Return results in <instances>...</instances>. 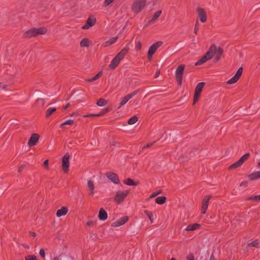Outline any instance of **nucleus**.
I'll use <instances>...</instances> for the list:
<instances>
[{"label":"nucleus","instance_id":"1","mask_svg":"<svg viewBox=\"0 0 260 260\" xmlns=\"http://www.w3.org/2000/svg\"><path fill=\"white\" fill-rule=\"evenodd\" d=\"M47 29L45 27H41L40 28H32L23 34V37L25 38H30L36 37L39 35H44L47 32Z\"/></svg>","mask_w":260,"mask_h":260},{"label":"nucleus","instance_id":"2","mask_svg":"<svg viewBox=\"0 0 260 260\" xmlns=\"http://www.w3.org/2000/svg\"><path fill=\"white\" fill-rule=\"evenodd\" d=\"M212 47L213 50L212 51L210 52V54H212V57L215 54H216L214 59V62H217L221 58V56L223 52V50L220 47L217 48L216 46L214 44H212L209 49H211Z\"/></svg>","mask_w":260,"mask_h":260},{"label":"nucleus","instance_id":"3","mask_svg":"<svg viewBox=\"0 0 260 260\" xmlns=\"http://www.w3.org/2000/svg\"><path fill=\"white\" fill-rule=\"evenodd\" d=\"M146 5V0H139L134 2L132 6L133 12L139 13L142 11Z\"/></svg>","mask_w":260,"mask_h":260},{"label":"nucleus","instance_id":"4","mask_svg":"<svg viewBox=\"0 0 260 260\" xmlns=\"http://www.w3.org/2000/svg\"><path fill=\"white\" fill-rule=\"evenodd\" d=\"M129 190L124 191H117L114 197V201L117 204H120L129 193Z\"/></svg>","mask_w":260,"mask_h":260},{"label":"nucleus","instance_id":"5","mask_svg":"<svg viewBox=\"0 0 260 260\" xmlns=\"http://www.w3.org/2000/svg\"><path fill=\"white\" fill-rule=\"evenodd\" d=\"M185 69L184 64L179 65L176 69L175 71V76L176 81L180 86L182 84L183 74Z\"/></svg>","mask_w":260,"mask_h":260},{"label":"nucleus","instance_id":"6","mask_svg":"<svg viewBox=\"0 0 260 260\" xmlns=\"http://www.w3.org/2000/svg\"><path fill=\"white\" fill-rule=\"evenodd\" d=\"M163 42L162 41H157L150 46L147 52V57L149 60L152 58L153 55L156 52L157 49L162 45Z\"/></svg>","mask_w":260,"mask_h":260},{"label":"nucleus","instance_id":"7","mask_svg":"<svg viewBox=\"0 0 260 260\" xmlns=\"http://www.w3.org/2000/svg\"><path fill=\"white\" fill-rule=\"evenodd\" d=\"M70 154L68 152L66 153L62 158V170L64 173H68L69 171L70 167Z\"/></svg>","mask_w":260,"mask_h":260},{"label":"nucleus","instance_id":"8","mask_svg":"<svg viewBox=\"0 0 260 260\" xmlns=\"http://www.w3.org/2000/svg\"><path fill=\"white\" fill-rule=\"evenodd\" d=\"M213 47L211 49H209L207 52L203 55L199 60H198L195 63V66H200L211 59L212 58V54H210V52L212 51Z\"/></svg>","mask_w":260,"mask_h":260},{"label":"nucleus","instance_id":"9","mask_svg":"<svg viewBox=\"0 0 260 260\" xmlns=\"http://www.w3.org/2000/svg\"><path fill=\"white\" fill-rule=\"evenodd\" d=\"M243 68L242 67L239 68L238 69L236 74L227 81V83L229 84H232L237 82L241 76Z\"/></svg>","mask_w":260,"mask_h":260},{"label":"nucleus","instance_id":"10","mask_svg":"<svg viewBox=\"0 0 260 260\" xmlns=\"http://www.w3.org/2000/svg\"><path fill=\"white\" fill-rule=\"evenodd\" d=\"M96 22V20L94 16H89L86 20L85 24L82 26V28L84 29H88L93 26L95 24Z\"/></svg>","mask_w":260,"mask_h":260},{"label":"nucleus","instance_id":"11","mask_svg":"<svg viewBox=\"0 0 260 260\" xmlns=\"http://www.w3.org/2000/svg\"><path fill=\"white\" fill-rule=\"evenodd\" d=\"M39 138L40 136L39 134L36 133L32 134L28 140L27 145L29 147L36 146L38 142Z\"/></svg>","mask_w":260,"mask_h":260},{"label":"nucleus","instance_id":"12","mask_svg":"<svg viewBox=\"0 0 260 260\" xmlns=\"http://www.w3.org/2000/svg\"><path fill=\"white\" fill-rule=\"evenodd\" d=\"M106 177L114 184H118L120 183L118 175L113 172H108L106 174Z\"/></svg>","mask_w":260,"mask_h":260},{"label":"nucleus","instance_id":"13","mask_svg":"<svg viewBox=\"0 0 260 260\" xmlns=\"http://www.w3.org/2000/svg\"><path fill=\"white\" fill-rule=\"evenodd\" d=\"M130 44L131 42H129L125 45V47L123 49H122L115 57H116L117 59L121 61L129 50V48L128 46Z\"/></svg>","mask_w":260,"mask_h":260},{"label":"nucleus","instance_id":"14","mask_svg":"<svg viewBox=\"0 0 260 260\" xmlns=\"http://www.w3.org/2000/svg\"><path fill=\"white\" fill-rule=\"evenodd\" d=\"M197 11L200 21L205 23L207 21V15L205 10L203 8L198 7Z\"/></svg>","mask_w":260,"mask_h":260},{"label":"nucleus","instance_id":"15","mask_svg":"<svg viewBox=\"0 0 260 260\" xmlns=\"http://www.w3.org/2000/svg\"><path fill=\"white\" fill-rule=\"evenodd\" d=\"M211 198V196L207 195L203 199L201 208V213L202 214H205L206 212L208 206L209 202Z\"/></svg>","mask_w":260,"mask_h":260},{"label":"nucleus","instance_id":"16","mask_svg":"<svg viewBox=\"0 0 260 260\" xmlns=\"http://www.w3.org/2000/svg\"><path fill=\"white\" fill-rule=\"evenodd\" d=\"M128 219L129 218L127 216H123L119 220L113 222L111 224V226L115 228L123 225L128 220Z\"/></svg>","mask_w":260,"mask_h":260},{"label":"nucleus","instance_id":"17","mask_svg":"<svg viewBox=\"0 0 260 260\" xmlns=\"http://www.w3.org/2000/svg\"><path fill=\"white\" fill-rule=\"evenodd\" d=\"M98 218L99 220L101 221H105L107 219L108 214L104 208H101L100 209L99 213L98 214Z\"/></svg>","mask_w":260,"mask_h":260},{"label":"nucleus","instance_id":"18","mask_svg":"<svg viewBox=\"0 0 260 260\" xmlns=\"http://www.w3.org/2000/svg\"><path fill=\"white\" fill-rule=\"evenodd\" d=\"M251 181H253L260 178V171L254 172L247 176Z\"/></svg>","mask_w":260,"mask_h":260},{"label":"nucleus","instance_id":"19","mask_svg":"<svg viewBox=\"0 0 260 260\" xmlns=\"http://www.w3.org/2000/svg\"><path fill=\"white\" fill-rule=\"evenodd\" d=\"M68 212V208L67 207L63 206L60 209H58L56 212V216L60 217L64 216L67 214Z\"/></svg>","mask_w":260,"mask_h":260},{"label":"nucleus","instance_id":"20","mask_svg":"<svg viewBox=\"0 0 260 260\" xmlns=\"http://www.w3.org/2000/svg\"><path fill=\"white\" fill-rule=\"evenodd\" d=\"M120 60L117 59L116 57L112 60L110 64L109 65V68L110 69L114 70L118 66L120 63Z\"/></svg>","mask_w":260,"mask_h":260},{"label":"nucleus","instance_id":"21","mask_svg":"<svg viewBox=\"0 0 260 260\" xmlns=\"http://www.w3.org/2000/svg\"><path fill=\"white\" fill-rule=\"evenodd\" d=\"M87 187L89 190V194L92 196L94 194V185L93 182L91 180H88L87 182Z\"/></svg>","mask_w":260,"mask_h":260},{"label":"nucleus","instance_id":"22","mask_svg":"<svg viewBox=\"0 0 260 260\" xmlns=\"http://www.w3.org/2000/svg\"><path fill=\"white\" fill-rule=\"evenodd\" d=\"M123 183L129 186H136L139 184L138 182L135 181L133 179L129 178L124 180Z\"/></svg>","mask_w":260,"mask_h":260},{"label":"nucleus","instance_id":"23","mask_svg":"<svg viewBox=\"0 0 260 260\" xmlns=\"http://www.w3.org/2000/svg\"><path fill=\"white\" fill-rule=\"evenodd\" d=\"M201 226V224L199 223L190 224L186 228L185 231H192L198 229Z\"/></svg>","mask_w":260,"mask_h":260},{"label":"nucleus","instance_id":"24","mask_svg":"<svg viewBox=\"0 0 260 260\" xmlns=\"http://www.w3.org/2000/svg\"><path fill=\"white\" fill-rule=\"evenodd\" d=\"M162 11H157L153 15L152 18L148 22V24H151L155 20H156L161 15Z\"/></svg>","mask_w":260,"mask_h":260},{"label":"nucleus","instance_id":"25","mask_svg":"<svg viewBox=\"0 0 260 260\" xmlns=\"http://www.w3.org/2000/svg\"><path fill=\"white\" fill-rule=\"evenodd\" d=\"M205 85V82H202L199 83L196 87L194 92L201 94Z\"/></svg>","mask_w":260,"mask_h":260},{"label":"nucleus","instance_id":"26","mask_svg":"<svg viewBox=\"0 0 260 260\" xmlns=\"http://www.w3.org/2000/svg\"><path fill=\"white\" fill-rule=\"evenodd\" d=\"M167 198L165 196L158 197L155 199V203L159 205H162L166 203Z\"/></svg>","mask_w":260,"mask_h":260},{"label":"nucleus","instance_id":"27","mask_svg":"<svg viewBox=\"0 0 260 260\" xmlns=\"http://www.w3.org/2000/svg\"><path fill=\"white\" fill-rule=\"evenodd\" d=\"M118 38V36H116V37H112V38H110L109 40H108L106 42L105 46H109L115 43L116 42V41L117 40Z\"/></svg>","mask_w":260,"mask_h":260},{"label":"nucleus","instance_id":"28","mask_svg":"<svg viewBox=\"0 0 260 260\" xmlns=\"http://www.w3.org/2000/svg\"><path fill=\"white\" fill-rule=\"evenodd\" d=\"M90 41L88 39L85 38L82 40L80 42V46L82 47H88L89 45Z\"/></svg>","mask_w":260,"mask_h":260},{"label":"nucleus","instance_id":"29","mask_svg":"<svg viewBox=\"0 0 260 260\" xmlns=\"http://www.w3.org/2000/svg\"><path fill=\"white\" fill-rule=\"evenodd\" d=\"M103 74V72L102 71H100L95 76H94L93 78L88 79L87 81L89 82H93L99 78H100Z\"/></svg>","mask_w":260,"mask_h":260},{"label":"nucleus","instance_id":"30","mask_svg":"<svg viewBox=\"0 0 260 260\" xmlns=\"http://www.w3.org/2000/svg\"><path fill=\"white\" fill-rule=\"evenodd\" d=\"M108 101L103 98H100L96 102V105L100 107H102L106 105Z\"/></svg>","mask_w":260,"mask_h":260},{"label":"nucleus","instance_id":"31","mask_svg":"<svg viewBox=\"0 0 260 260\" xmlns=\"http://www.w3.org/2000/svg\"><path fill=\"white\" fill-rule=\"evenodd\" d=\"M242 165V164L240 162V161L239 160H238V161H237L235 163L232 164L229 167V169L230 170H233V169H236V168L240 167Z\"/></svg>","mask_w":260,"mask_h":260},{"label":"nucleus","instance_id":"32","mask_svg":"<svg viewBox=\"0 0 260 260\" xmlns=\"http://www.w3.org/2000/svg\"><path fill=\"white\" fill-rule=\"evenodd\" d=\"M56 108H49L46 112V117L48 118L55 111H56Z\"/></svg>","mask_w":260,"mask_h":260},{"label":"nucleus","instance_id":"33","mask_svg":"<svg viewBox=\"0 0 260 260\" xmlns=\"http://www.w3.org/2000/svg\"><path fill=\"white\" fill-rule=\"evenodd\" d=\"M130 100L127 95H126L121 101L118 109H120L123 106H124L128 101Z\"/></svg>","mask_w":260,"mask_h":260},{"label":"nucleus","instance_id":"34","mask_svg":"<svg viewBox=\"0 0 260 260\" xmlns=\"http://www.w3.org/2000/svg\"><path fill=\"white\" fill-rule=\"evenodd\" d=\"M246 200L258 202V201H260V195H256V196H251L250 197L247 198L246 199Z\"/></svg>","mask_w":260,"mask_h":260},{"label":"nucleus","instance_id":"35","mask_svg":"<svg viewBox=\"0 0 260 260\" xmlns=\"http://www.w3.org/2000/svg\"><path fill=\"white\" fill-rule=\"evenodd\" d=\"M138 120V117L137 116H134L128 120L127 123L128 124L132 125L135 124Z\"/></svg>","mask_w":260,"mask_h":260},{"label":"nucleus","instance_id":"36","mask_svg":"<svg viewBox=\"0 0 260 260\" xmlns=\"http://www.w3.org/2000/svg\"><path fill=\"white\" fill-rule=\"evenodd\" d=\"M111 110V108H109V107L105 108L102 110V111L100 113H98V115L100 116V117L102 116L104 114L110 112Z\"/></svg>","mask_w":260,"mask_h":260},{"label":"nucleus","instance_id":"37","mask_svg":"<svg viewBox=\"0 0 260 260\" xmlns=\"http://www.w3.org/2000/svg\"><path fill=\"white\" fill-rule=\"evenodd\" d=\"M144 213L147 215V216L149 218L151 223L153 222V213L148 210H145Z\"/></svg>","mask_w":260,"mask_h":260},{"label":"nucleus","instance_id":"38","mask_svg":"<svg viewBox=\"0 0 260 260\" xmlns=\"http://www.w3.org/2000/svg\"><path fill=\"white\" fill-rule=\"evenodd\" d=\"M250 156L249 153H246L243 155L239 160L243 164Z\"/></svg>","mask_w":260,"mask_h":260},{"label":"nucleus","instance_id":"39","mask_svg":"<svg viewBox=\"0 0 260 260\" xmlns=\"http://www.w3.org/2000/svg\"><path fill=\"white\" fill-rule=\"evenodd\" d=\"M74 123V120H72V119H69V120H67L66 121H65L64 122H63V123H62L59 127L60 128H62L65 125H72L73 123Z\"/></svg>","mask_w":260,"mask_h":260},{"label":"nucleus","instance_id":"40","mask_svg":"<svg viewBox=\"0 0 260 260\" xmlns=\"http://www.w3.org/2000/svg\"><path fill=\"white\" fill-rule=\"evenodd\" d=\"M36 103L40 106L43 107L45 103V101L43 99L39 98L36 100Z\"/></svg>","mask_w":260,"mask_h":260},{"label":"nucleus","instance_id":"41","mask_svg":"<svg viewBox=\"0 0 260 260\" xmlns=\"http://www.w3.org/2000/svg\"><path fill=\"white\" fill-rule=\"evenodd\" d=\"M200 94H201L194 92L192 105H195L196 103L198 101Z\"/></svg>","mask_w":260,"mask_h":260},{"label":"nucleus","instance_id":"42","mask_svg":"<svg viewBox=\"0 0 260 260\" xmlns=\"http://www.w3.org/2000/svg\"><path fill=\"white\" fill-rule=\"evenodd\" d=\"M258 244V242L257 240H254V241H252L250 243H249L248 244V246L257 247Z\"/></svg>","mask_w":260,"mask_h":260},{"label":"nucleus","instance_id":"43","mask_svg":"<svg viewBox=\"0 0 260 260\" xmlns=\"http://www.w3.org/2000/svg\"><path fill=\"white\" fill-rule=\"evenodd\" d=\"M25 260H37V256L35 255H28L25 257Z\"/></svg>","mask_w":260,"mask_h":260},{"label":"nucleus","instance_id":"44","mask_svg":"<svg viewBox=\"0 0 260 260\" xmlns=\"http://www.w3.org/2000/svg\"><path fill=\"white\" fill-rule=\"evenodd\" d=\"M139 92V89H137L136 90H134L132 93L127 94V95L129 98V99H131V98L134 97L135 95H136Z\"/></svg>","mask_w":260,"mask_h":260},{"label":"nucleus","instance_id":"45","mask_svg":"<svg viewBox=\"0 0 260 260\" xmlns=\"http://www.w3.org/2000/svg\"><path fill=\"white\" fill-rule=\"evenodd\" d=\"M161 190H158V191H155V192H153L150 196V197H149V198L148 199V200H149L150 199H152V198H153L154 197H155L156 196H157L158 194H159V193H161Z\"/></svg>","mask_w":260,"mask_h":260},{"label":"nucleus","instance_id":"46","mask_svg":"<svg viewBox=\"0 0 260 260\" xmlns=\"http://www.w3.org/2000/svg\"><path fill=\"white\" fill-rule=\"evenodd\" d=\"M115 0H105L103 3V6L104 7H107L109 6Z\"/></svg>","mask_w":260,"mask_h":260},{"label":"nucleus","instance_id":"47","mask_svg":"<svg viewBox=\"0 0 260 260\" xmlns=\"http://www.w3.org/2000/svg\"><path fill=\"white\" fill-rule=\"evenodd\" d=\"M136 49L137 50H140L141 49V48H142V44H141V43L140 41H138L136 43Z\"/></svg>","mask_w":260,"mask_h":260},{"label":"nucleus","instance_id":"48","mask_svg":"<svg viewBox=\"0 0 260 260\" xmlns=\"http://www.w3.org/2000/svg\"><path fill=\"white\" fill-rule=\"evenodd\" d=\"M39 254H40V256L43 259H45V250H44V249L43 248H41L40 250Z\"/></svg>","mask_w":260,"mask_h":260},{"label":"nucleus","instance_id":"49","mask_svg":"<svg viewBox=\"0 0 260 260\" xmlns=\"http://www.w3.org/2000/svg\"><path fill=\"white\" fill-rule=\"evenodd\" d=\"M186 260H194L193 254L189 253L186 256Z\"/></svg>","mask_w":260,"mask_h":260},{"label":"nucleus","instance_id":"50","mask_svg":"<svg viewBox=\"0 0 260 260\" xmlns=\"http://www.w3.org/2000/svg\"><path fill=\"white\" fill-rule=\"evenodd\" d=\"M96 224V221H88L86 223V225L88 226H92L95 225Z\"/></svg>","mask_w":260,"mask_h":260},{"label":"nucleus","instance_id":"51","mask_svg":"<svg viewBox=\"0 0 260 260\" xmlns=\"http://www.w3.org/2000/svg\"><path fill=\"white\" fill-rule=\"evenodd\" d=\"M199 29V22L198 21H197L195 24L194 28V33L195 34H196V35L197 34Z\"/></svg>","mask_w":260,"mask_h":260},{"label":"nucleus","instance_id":"52","mask_svg":"<svg viewBox=\"0 0 260 260\" xmlns=\"http://www.w3.org/2000/svg\"><path fill=\"white\" fill-rule=\"evenodd\" d=\"M248 185V182L247 181H243L240 184V186L246 187Z\"/></svg>","mask_w":260,"mask_h":260},{"label":"nucleus","instance_id":"53","mask_svg":"<svg viewBox=\"0 0 260 260\" xmlns=\"http://www.w3.org/2000/svg\"><path fill=\"white\" fill-rule=\"evenodd\" d=\"M8 85L6 84H5L3 82L0 83V88L2 89L6 90L7 88Z\"/></svg>","mask_w":260,"mask_h":260},{"label":"nucleus","instance_id":"54","mask_svg":"<svg viewBox=\"0 0 260 260\" xmlns=\"http://www.w3.org/2000/svg\"><path fill=\"white\" fill-rule=\"evenodd\" d=\"M98 114H91L84 115L85 117H100V116L98 115Z\"/></svg>","mask_w":260,"mask_h":260},{"label":"nucleus","instance_id":"55","mask_svg":"<svg viewBox=\"0 0 260 260\" xmlns=\"http://www.w3.org/2000/svg\"><path fill=\"white\" fill-rule=\"evenodd\" d=\"M25 165H21L19 168H18V172L19 173H21L23 170L24 168L25 167Z\"/></svg>","mask_w":260,"mask_h":260},{"label":"nucleus","instance_id":"56","mask_svg":"<svg viewBox=\"0 0 260 260\" xmlns=\"http://www.w3.org/2000/svg\"><path fill=\"white\" fill-rule=\"evenodd\" d=\"M152 145H153V143L147 144L143 147L142 149L148 148L151 147Z\"/></svg>","mask_w":260,"mask_h":260},{"label":"nucleus","instance_id":"57","mask_svg":"<svg viewBox=\"0 0 260 260\" xmlns=\"http://www.w3.org/2000/svg\"><path fill=\"white\" fill-rule=\"evenodd\" d=\"M48 160L46 159L43 162V166H45L47 169L48 168Z\"/></svg>","mask_w":260,"mask_h":260},{"label":"nucleus","instance_id":"58","mask_svg":"<svg viewBox=\"0 0 260 260\" xmlns=\"http://www.w3.org/2000/svg\"><path fill=\"white\" fill-rule=\"evenodd\" d=\"M35 95L36 96H41V92L39 90H36L35 91Z\"/></svg>","mask_w":260,"mask_h":260},{"label":"nucleus","instance_id":"59","mask_svg":"<svg viewBox=\"0 0 260 260\" xmlns=\"http://www.w3.org/2000/svg\"><path fill=\"white\" fill-rule=\"evenodd\" d=\"M29 234L31 236L33 237H35L36 236V233L34 232H29Z\"/></svg>","mask_w":260,"mask_h":260},{"label":"nucleus","instance_id":"60","mask_svg":"<svg viewBox=\"0 0 260 260\" xmlns=\"http://www.w3.org/2000/svg\"><path fill=\"white\" fill-rule=\"evenodd\" d=\"M70 105V103H67V104H66L64 107H63V109L64 110H66V109H67L69 107Z\"/></svg>","mask_w":260,"mask_h":260},{"label":"nucleus","instance_id":"61","mask_svg":"<svg viewBox=\"0 0 260 260\" xmlns=\"http://www.w3.org/2000/svg\"><path fill=\"white\" fill-rule=\"evenodd\" d=\"M159 74H160V71H159V70L158 69L156 72V73L155 75V78H157V77H158Z\"/></svg>","mask_w":260,"mask_h":260},{"label":"nucleus","instance_id":"62","mask_svg":"<svg viewBox=\"0 0 260 260\" xmlns=\"http://www.w3.org/2000/svg\"><path fill=\"white\" fill-rule=\"evenodd\" d=\"M209 260H216L213 253L211 255Z\"/></svg>","mask_w":260,"mask_h":260},{"label":"nucleus","instance_id":"63","mask_svg":"<svg viewBox=\"0 0 260 260\" xmlns=\"http://www.w3.org/2000/svg\"><path fill=\"white\" fill-rule=\"evenodd\" d=\"M117 145L118 146L119 145V143L118 142H113V143L112 144V146H117Z\"/></svg>","mask_w":260,"mask_h":260},{"label":"nucleus","instance_id":"64","mask_svg":"<svg viewBox=\"0 0 260 260\" xmlns=\"http://www.w3.org/2000/svg\"><path fill=\"white\" fill-rule=\"evenodd\" d=\"M23 246L25 248H27V249H28L29 248V246H27V245H23Z\"/></svg>","mask_w":260,"mask_h":260}]
</instances>
